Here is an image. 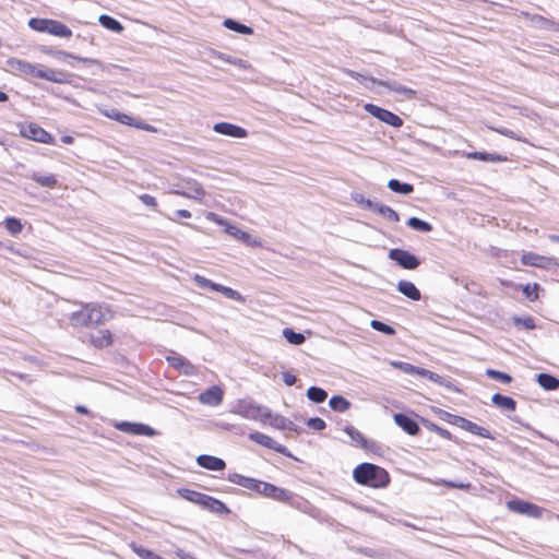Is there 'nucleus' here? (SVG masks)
Masks as SVG:
<instances>
[{
    "instance_id": "1",
    "label": "nucleus",
    "mask_w": 559,
    "mask_h": 559,
    "mask_svg": "<svg viewBox=\"0 0 559 559\" xmlns=\"http://www.w3.org/2000/svg\"><path fill=\"white\" fill-rule=\"evenodd\" d=\"M227 480L248 490H251L260 496L273 499L278 502L286 501L288 498H290V491L285 488L277 487L271 483H266L252 477H247L238 473H229Z\"/></svg>"
},
{
    "instance_id": "2",
    "label": "nucleus",
    "mask_w": 559,
    "mask_h": 559,
    "mask_svg": "<svg viewBox=\"0 0 559 559\" xmlns=\"http://www.w3.org/2000/svg\"><path fill=\"white\" fill-rule=\"evenodd\" d=\"M112 318L110 309L98 302L82 304L81 309L69 316L73 328H90L105 323Z\"/></svg>"
},
{
    "instance_id": "3",
    "label": "nucleus",
    "mask_w": 559,
    "mask_h": 559,
    "mask_svg": "<svg viewBox=\"0 0 559 559\" xmlns=\"http://www.w3.org/2000/svg\"><path fill=\"white\" fill-rule=\"evenodd\" d=\"M354 480L361 486L376 489L385 488L390 484V475L383 467L372 463H360L353 471Z\"/></svg>"
},
{
    "instance_id": "4",
    "label": "nucleus",
    "mask_w": 559,
    "mask_h": 559,
    "mask_svg": "<svg viewBox=\"0 0 559 559\" xmlns=\"http://www.w3.org/2000/svg\"><path fill=\"white\" fill-rule=\"evenodd\" d=\"M233 413L252 420H260L265 423L269 417H272V412L269 407L259 405L252 400H239L234 406Z\"/></svg>"
},
{
    "instance_id": "5",
    "label": "nucleus",
    "mask_w": 559,
    "mask_h": 559,
    "mask_svg": "<svg viewBox=\"0 0 559 559\" xmlns=\"http://www.w3.org/2000/svg\"><path fill=\"white\" fill-rule=\"evenodd\" d=\"M206 218L211 222L216 223L217 225L223 226L225 231L228 235H230L235 239L242 241L246 245H249V246H259L260 245V241H258L257 239H252V237L249 233L240 229L236 225L230 224L226 218H224L213 212L207 213Z\"/></svg>"
},
{
    "instance_id": "6",
    "label": "nucleus",
    "mask_w": 559,
    "mask_h": 559,
    "mask_svg": "<svg viewBox=\"0 0 559 559\" xmlns=\"http://www.w3.org/2000/svg\"><path fill=\"white\" fill-rule=\"evenodd\" d=\"M389 259L396 262L404 270H415L419 266V259L407 250L394 248L389 251Z\"/></svg>"
},
{
    "instance_id": "7",
    "label": "nucleus",
    "mask_w": 559,
    "mask_h": 559,
    "mask_svg": "<svg viewBox=\"0 0 559 559\" xmlns=\"http://www.w3.org/2000/svg\"><path fill=\"white\" fill-rule=\"evenodd\" d=\"M20 133L22 136L36 142L45 144H51L53 142V136L36 123L22 126Z\"/></svg>"
},
{
    "instance_id": "8",
    "label": "nucleus",
    "mask_w": 559,
    "mask_h": 559,
    "mask_svg": "<svg viewBox=\"0 0 559 559\" xmlns=\"http://www.w3.org/2000/svg\"><path fill=\"white\" fill-rule=\"evenodd\" d=\"M177 187L178 189H176L174 193L178 195H182L194 200H201L205 195L204 189L194 179H185Z\"/></svg>"
},
{
    "instance_id": "9",
    "label": "nucleus",
    "mask_w": 559,
    "mask_h": 559,
    "mask_svg": "<svg viewBox=\"0 0 559 559\" xmlns=\"http://www.w3.org/2000/svg\"><path fill=\"white\" fill-rule=\"evenodd\" d=\"M166 360L170 367L178 370L180 373L185 376L192 377L195 376L198 372L197 367L190 360H188L186 357L181 355H169L166 357Z\"/></svg>"
},
{
    "instance_id": "10",
    "label": "nucleus",
    "mask_w": 559,
    "mask_h": 559,
    "mask_svg": "<svg viewBox=\"0 0 559 559\" xmlns=\"http://www.w3.org/2000/svg\"><path fill=\"white\" fill-rule=\"evenodd\" d=\"M249 439L260 445H263V447H265L270 450H273L277 453H281L283 455H286V456L290 455L286 447L276 442L273 438H271L270 436L264 435L262 432H259V431L251 432L249 435Z\"/></svg>"
},
{
    "instance_id": "11",
    "label": "nucleus",
    "mask_w": 559,
    "mask_h": 559,
    "mask_svg": "<svg viewBox=\"0 0 559 559\" xmlns=\"http://www.w3.org/2000/svg\"><path fill=\"white\" fill-rule=\"evenodd\" d=\"M115 427L122 432L134 436L153 437L155 435V430L152 427L140 423L119 421Z\"/></svg>"
},
{
    "instance_id": "12",
    "label": "nucleus",
    "mask_w": 559,
    "mask_h": 559,
    "mask_svg": "<svg viewBox=\"0 0 559 559\" xmlns=\"http://www.w3.org/2000/svg\"><path fill=\"white\" fill-rule=\"evenodd\" d=\"M507 504L509 510L520 514H526L532 518H538L542 514V509L538 506L520 499L510 500Z\"/></svg>"
},
{
    "instance_id": "13",
    "label": "nucleus",
    "mask_w": 559,
    "mask_h": 559,
    "mask_svg": "<svg viewBox=\"0 0 559 559\" xmlns=\"http://www.w3.org/2000/svg\"><path fill=\"white\" fill-rule=\"evenodd\" d=\"M224 391L218 385H212L199 395V402L203 405L216 407L222 404Z\"/></svg>"
},
{
    "instance_id": "14",
    "label": "nucleus",
    "mask_w": 559,
    "mask_h": 559,
    "mask_svg": "<svg viewBox=\"0 0 559 559\" xmlns=\"http://www.w3.org/2000/svg\"><path fill=\"white\" fill-rule=\"evenodd\" d=\"M285 503H288L294 509H297L304 513L310 514L312 518H318L320 514V510L314 508L308 500L299 497L290 491V498H288Z\"/></svg>"
},
{
    "instance_id": "15",
    "label": "nucleus",
    "mask_w": 559,
    "mask_h": 559,
    "mask_svg": "<svg viewBox=\"0 0 559 559\" xmlns=\"http://www.w3.org/2000/svg\"><path fill=\"white\" fill-rule=\"evenodd\" d=\"M213 130L216 133L236 139H243L248 135V132L245 128L230 122H217L214 124Z\"/></svg>"
},
{
    "instance_id": "16",
    "label": "nucleus",
    "mask_w": 559,
    "mask_h": 559,
    "mask_svg": "<svg viewBox=\"0 0 559 559\" xmlns=\"http://www.w3.org/2000/svg\"><path fill=\"white\" fill-rule=\"evenodd\" d=\"M8 67L12 72L34 76L36 75L37 66L25 60H21L17 58H10L7 61Z\"/></svg>"
},
{
    "instance_id": "17",
    "label": "nucleus",
    "mask_w": 559,
    "mask_h": 559,
    "mask_svg": "<svg viewBox=\"0 0 559 559\" xmlns=\"http://www.w3.org/2000/svg\"><path fill=\"white\" fill-rule=\"evenodd\" d=\"M394 423L409 436H417L420 431L418 423L411 416L397 413L394 414Z\"/></svg>"
},
{
    "instance_id": "18",
    "label": "nucleus",
    "mask_w": 559,
    "mask_h": 559,
    "mask_svg": "<svg viewBox=\"0 0 559 559\" xmlns=\"http://www.w3.org/2000/svg\"><path fill=\"white\" fill-rule=\"evenodd\" d=\"M197 463L202 468L215 472L223 471L226 467V463L223 459L209 454L199 455L197 457Z\"/></svg>"
},
{
    "instance_id": "19",
    "label": "nucleus",
    "mask_w": 559,
    "mask_h": 559,
    "mask_svg": "<svg viewBox=\"0 0 559 559\" xmlns=\"http://www.w3.org/2000/svg\"><path fill=\"white\" fill-rule=\"evenodd\" d=\"M521 262L524 265H531L536 267L547 269L555 264L552 258L543 257L533 252H526L522 255Z\"/></svg>"
},
{
    "instance_id": "20",
    "label": "nucleus",
    "mask_w": 559,
    "mask_h": 559,
    "mask_svg": "<svg viewBox=\"0 0 559 559\" xmlns=\"http://www.w3.org/2000/svg\"><path fill=\"white\" fill-rule=\"evenodd\" d=\"M35 78L44 79L55 83H67L68 75L63 71L38 67Z\"/></svg>"
},
{
    "instance_id": "21",
    "label": "nucleus",
    "mask_w": 559,
    "mask_h": 559,
    "mask_svg": "<svg viewBox=\"0 0 559 559\" xmlns=\"http://www.w3.org/2000/svg\"><path fill=\"white\" fill-rule=\"evenodd\" d=\"M396 289L399 293L409 298L411 300L418 301L421 299V293L413 282L406 280L399 281L396 284Z\"/></svg>"
},
{
    "instance_id": "22",
    "label": "nucleus",
    "mask_w": 559,
    "mask_h": 559,
    "mask_svg": "<svg viewBox=\"0 0 559 559\" xmlns=\"http://www.w3.org/2000/svg\"><path fill=\"white\" fill-rule=\"evenodd\" d=\"M267 420L270 421V425L276 429L299 432L298 426L282 415L272 414V417H269Z\"/></svg>"
},
{
    "instance_id": "23",
    "label": "nucleus",
    "mask_w": 559,
    "mask_h": 559,
    "mask_svg": "<svg viewBox=\"0 0 559 559\" xmlns=\"http://www.w3.org/2000/svg\"><path fill=\"white\" fill-rule=\"evenodd\" d=\"M29 178L41 187L53 189L58 186V180L52 174H41L34 171L29 175Z\"/></svg>"
},
{
    "instance_id": "24",
    "label": "nucleus",
    "mask_w": 559,
    "mask_h": 559,
    "mask_svg": "<svg viewBox=\"0 0 559 559\" xmlns=\"http://www.w3.org/2000/svg\"><path fill=\"white\" fill-rule=\"evenodd\" d=\"M92 344L97 348H104L112 344V335L109 330H99L91 335Z\"/></svg>"
},
{
    "instance_id": "25",
    "label": "nucleus",
    "mask_w": 559,
    "mask_h": 559,
    "mask_svg": "<svg viewBox=\"0 0 559 559\" xmlns=\"http://www.w3.org/2000/svg\"><path fill=\"white\" fill-rule=\"evenodd\" d=\"M536 381L539 386L546 391H556L559 389V379L550 373H538Z\"/></svg>"
},
{
    "instance_id": "26",
    "label": "nucleus",
    "mask_w": 559,
    "mask_h": 559,
    "mask_svg": "<svg viewBox=\"0 0 559 559\" xmlns=\"http://www.w3.org/2000/svg\"><path fill=\"white\" fill-rule=\"evenodd\" d=\"M48 25H49L48 34H50V35H53L57 37H62V38H68V37L72 36V31L66 24L61 23L60 21L50 19V22Z\"/></svg>"
},
{
    "instance_id": "27",
    "label": "nucleus",
    "mask_w": 559,
    "mask_h": 559,
    "mask_svg": "<svg viewBox=\"0 0 559 559\" xmlns=\"http://www.w3.org/2000/svg\"><path fill=\"white\" fill-rule=\"evenodd\" d=\"M379 84L386 87L390 91H393L397 94L405 96L406 98H414L416 95V91H414L409 87H406L396 81H386V82L381 81V82H379Z\"/></svg>"
},
{
    "instance_id": "28",
    "label": "nucleus",
    "mask_w": 559,
    "mask_h": 559,
    "mask_svg": "<svg viewBox=\"0 0 559 559\" xmlns=\"http://www.w3.org/2000/svg\"><path fill=\"white\" fill-rule=\"evenodd\" d=\"M466 157L469 159H478L483 162H506L507 157L496 153H487V152H469L466 154Z\"/></svg>"
},
{
    "instance_id": "29",
    "label": "nucleus",
    "mask_w": 559,
    "mask_h": 559,
    "mask_svg": "<svg viewBox=\"0 0 559 559\" xmlns=\"http://www.w3.org/2000/svg\"><path fill=\"white\" fill-rule=\"evenodd\" d=\"M491 402L497 406L506 411L514 412L516 408V402L507 395L495 393L491 397Z\"/></svg>"
},
{
    "instance_id": "30",
    "label": "nucleus",
    "mask_w": 559,
    "mask_h": 559,
    "mask_svg": "<svg viewBox=\"0 0 559 559\" xmlns=\"http://www.w3.org/2000/svg\"><path fill=\"white\" fill-rule=\"evenodd\" d=\"M178 493L183 499H186L188 501H191V502H193L195 504H199L201 507H203V504H205V500H206V497H207V495H205V493H202V492H199V491H194V490H191V489H187V488L178 489Z\"/></svg>"
},
{
    "instance_id": "31",
    "label": "nucleus",
    "mask_w": 559,
    "mask_h": 559,
    "mask_svg": "<svg viewBox=\"0 0 559 559\" xmlns=\"http://www.w3.org/2000/svg\"><path fill=\"white\" fill-rule=\"evenodd\" d=\"M388 188L399 194L408 195L414 191V186L407 182H401L397 179H390L388 182Z\"/></svg>"
},
{
    "instance_id": "32",
    "label": "nucleus",
    "mask_w": 559,
    "mask_h": 559,
    "mask_svg": "<svg viewBox=\"0 0 559 559\" xmlns=\"http://www.w3.org/2000/svg\"><path fill=\"white\" fill-rule=\"evenodd\" d=\"M372 212L381 215L382 217L393 223H397L400 221V215L396 211H394L392 207L388 205L380 204L378 202L373 207Z\"/></svg>"
},
{
    "instance_id": "33",
    "label": "nucleus",
    "mask_w": 559,
    "mask_h": 559,
    "mask_svg": "<svg viewBox=\"0 0 559 559\" xmlns=\"http://www.w3.org/2000/svg\"><path fill=\"white\" fill-rule=\"evenodd\" d=\"M202 508L217 514L229 513V510L224 502L211 496L206 497L205 504H203Z\"/></svg>"
},
{
    "instance_id": "34",
    "label": "nucleus",
    "mask_w": 559,
    "mask_h": 559,
    "mask_svg": "<svg viewBox=\"0 0 559 559\" xmlns=\"http://www.w3.org/2000/svg\"><path fill=\"white\" fill-rule=\"evenodd\" d=\"M98 21L103 27H105L111 32L121 33L123 31L122 24L117 19H115L110 15L102 14L99 16Z\"/></svg>"
},
{
    "instance_id": "35",
    "label": "nucleus",
    "mask_w": 559,
    "mask_h": 559,
    "mask_svg": "<svg viewBox=\"0 0 559 559\" xmlns=\"http://www.w3.org/2000/svg\"><path fill=\"white\" fill-rule=\"evenodd\" d=\"M223 25L236 33L243 34V35H251L253 34V29L250 26H247L234 19H225L223 22Z\"/></svg>"
},
{
    "instance_id": "36",
    "label": "nucleus",
    "mask_w": 559,
    "mask_h": 559,
    "mask_svg": "<svg viewBox=\"0 0 559 559\" xmlns=\"http://www.w3.org/2000/svg\"><path fill=\"white\" fill-rule=\"evenodd\" d=\"M330 407L340 413H344L349 409L350 402L342 395H333L329 401Z\"/></svg>"
},
{
    "instance_id": "37",
    "label": "nucleus",
    "mask_w": 559,
    "mask_h": 559,
    "mask_svg": "<svg viewBox=\"0 0 559 559\" xmlns=\"http://www.w3.org/2000/svg\"><path fill=\"white\" fill-rule=\"evenodd\" d=\"M379 120L394 128H400L403 126L402 118L388 109L383 110L379 117Z\"/></svg>"
},
{
    "instance_id": "38",
    "label": "nucleus",
    "mask_w": 559,
    "mask_h": 559,
    "mask_svg": "<svg viewBox=\"0 0 559 559\" xmlns=\"http://www.w3.org/2000/svg\"><path fill=\"white\" fill-rule=\"evenodd\" d=\"M406 224L408 227L417 231L430 233L432 230V226L430 223L415 216L408 218Z\"/></svg>"
},
{
    "instance_id": "39",
    "label": "nucleus",
    "mask_w": 559,
    "mask_h": 559,
    "mask_svg": "<svg viewBox=\"0 0 559 559\" xmlns=\"http://www.w3.org/2000/svg\"><path fill=\"white\" fill-rule=\"evenodd\" d=\"M463 430H466V431H468V432H471L473 435H476V436H479V437H483V438L495 439L493 436L491 435V432L488 429H486V428H484V427H481V426H479L476 423L471 421V420L467 421V424H466V426H465V428Z\"/></svg>"
},
{
    "instance_id": "40",
    "label": "nucleus",
    "mask_w": 559,
    "mask_h": 559,
    "mask_svg": "<svg viewBox=\"0 0 559 559\" xmlns=\"http://www.w3.org/2000/svg\"><path fill=\"white\" fill-rule=\"evenodd\" d=\"M307 397L313 402V403H323L326 397H328V393L325 390H323L322 388H319V386H310L308 390H307Z\"/></svg>"
},
{
    "instance_id": "41",
    "label": "nucleus",
    "mask_w": 559,
    "mask_h": 559,
    "mask_svg": "<svg viewBox=\"0 0 559 559\" xmlns=\"http://www.w3.org/2000/svg\"><path fill=\"white\" fill-rule=\"evenodd\" d=\"M283 336L289 344L293 345H301L306 341V337L302 333L295 332L290 328H285L283 330Z\"/></svg>"
},
{
    "instance_id": "42",
    "label": "nucleus",
    "mask_w": 559,
    "mask_h": 559,
    "mask_svg": "<svg viewBox=\"0 0 559 559\" xmlns=\"http://www.w3.org/2000/svg\"><path fill=\"white\" fill-rule=\"evenodd\" d=\"M344 431L349 436L353 442L359 444L361 448H367V440L355 427L347 425L344 427Z\"/></svg>"
},
{
    "instance_id": "43",
    "label": "nucleus",
    "mask_w": 559,
    "mask_h": 559,
    "mask_svg": "<svg viewBox=\"0 0 559 559\" xmlns=\"http://www.w3.org/2000/svg\"><path fill=\"white\" fill-rule=\"evenodd\" d=\"M421 420H423V424L425 425V427L428 428L430 431L436 432L438 436H440L443 439L452 440V433L449 430L438 426L437 424H435L430 420H427L424 418Z\"/></svg>"
},
{
    "instance_id": "44",
    "label": "nucleus",
    "mask_w": 559,
    "mask_h": 559,
    "mask_svg": "<svg viewBox=\"0 0 559 559\" xmlns=\"http://www.w3.org/2000/svg\"><path fill=\"white\" fill-rule=\"evenodd\" d=\"M49 22H50V19H37V17H32L29 21H28V26L36 31V32H39V33H48V27H49Z\"/></svg>"
},
{
    "instance_id": "45",
    "label": "nucleus",
    "mask_w": 559,
    "mask_h": 559,
    "mask_svg": "<svg viewBox=\"0 0 559 559\" xmlns=\"http://www.w3.org/2000/svg\"><path fill=\"white\" fill-rule=\"evenodd\" d=\"M486 376L489 379L499 381V382L504 383V384H509L512 381V377L509 373H506V372H502V371H499V370H496V369H487L486 370Z\"/></svg>"
},
{
    "instance_id": "46",
    "label": "nucleus",
    "mask_w": 559,
    "mask_h": 559,
    "mask_svg": "<svg viewBox=\"0 0 559 559\" xmlns=\"http://www.w3.org/2000/svg\"><path fill=\"white\" fill-rule=\"evenodd\" d=\"M5 229L13 236L20 234L23 229L21 221L16 217H8L4 221Z\"/></svg>"
},
{
    "instance_id": "47",
    "label": "nucleus",
    "mask_w": 559,
    "mask_h": 559,
    "mask_svg": "<svg viewBox=\"0 0 559 559\" xmlns=\"http://www.w3.org/2000/svg\"><path fill=\"white\" fill-rule=\"evenodd\" d=\"M106 116L126 126L134 123V118L127 114L120 112L116 109H112L110 112H107Z\"/></svg>"
},
{
    "instance_id": "48",
    "label": "nucleus",
    "mask_w": 559,
    "mask_h": 559,
    "mask_svg": "<svg viewBox=\"0 0 559 559\" xmlns=\"http://www.w3.org/2000/svg\"><path fill=\"white\" fill-rule=\"evenodd\" d=\"M370 326L378 331V332H381L385 335H394L395 334V330L393 326L380 321V320H372L370 322Z\"/></svg>"
},
{
    "instance_id": "49",
    "label": "nucleus",
    "mask_w": 559,
    "mask_h": 559,
    "mask_svg": "<svg viewBox=\"0 0 559 559\" xmlns=\"http://www.w3.org/2000/svg\"><path fill=\"white\" fill-rule=\"evenodd\" d=\"M132 551L136 554L141 559H154L155 552L135 543L130 545Z\"/></svg>"
},
{
    "instance_id": "50",
    "label": "nucleus",
    "mask_w": 559,
    "mask_h": 559,
    "mask_svg": "<svg viewBox=\"0 0 559 559\" xmlns=\"http://www.w3.org/2000/svg\"><path fill=\"white\" fill-rule=\"evenodd\" d=\"M539 289H540V287L537 283H533V284L528 283L523 286L522 292L528 300L534 301L538 298Z\"/></svg>"
},
{
    "instance_id": "51",
    "label": "nucleus",
    "mask_w": 559,
    "mask_h": 559,
    "mask_svg": "<svg viewBox=\"0 0 559 559\" xmlns=\"http://www.w3.org/2000/svg\"><path fill=\"white\" fill-rule=\"evenodd\" d=\"M193 282L195 283V285L200 288H203V289H211V290H214L215 287V282L202 276V275H194L193 277Z\"/></svg>"
},
{
    "instance_id": "52",
    "label": "nucleus",
    "mask_w": 559,
    "mask_h": 559,
    "mask_svg": "<svg viewBox=\"0 0 559 559\" xmlns=\"http://www.w3.org/2000/svg\"><path fill=\"white\" fill-rule=\"evenodd\" d=\"M514 324L516 326H523L524 329L526 330H533L536 328V324H535V321L532 317L530 316H526V317H515L514 318Z\"/></svg>"
},
{
    "instance_id": "53",
    "label": "nucleus",
    "mask_w": 559,
    "mask_h": 559,
    "mask_svg": "<svg viewBox=\"0 0 559 559\" xmlns=\"http://www.w3.org/2000/svg\"><path fill=\"white\" fill-rule=\"evenodd\" d=\"M353 200H354L357 204H359L362 209L370 210V211H372V210H373V207H374V206H376V204H377V202H373V201H371V200H369V199H366V198L364 197V194H361V193H355V194L353 195Z\"/></svg>"
},
{
    "instance_id": "54",
    "label": "nucleus",
    "mask_w": 559,
    "mask_h": 559,
    "mask_svg": "<svg viewBox=\"0 0 559 559\" xmlns=\"http://www.w3.org/2000/svg\"><path fill=\"white\" fill-rule=\"evenodd\" d=\"M444 418L452 425L456 426V427H460L461 429H464L468 419L464 418V417H461V416H457V415H453V414H450L448 412H444Z\"/></svg>"
},
{
    "instance_id": "55",
    "label": "nucleus",
    "mask_w": 559,
    "mask_h": 559,
    "mask_svg": "<svg viewBox=\"0 0 559 559\" xmlns=\"http://www.w3.org/2000/svg\"><path fill=\"white\" fill-rule=\"evenodd\" d=\"M52 56H56L58 58L60 57H69V58H74V59H78L84 63H87V64H97L98 61L96 59H92V58H82V57H75L73 56L72 53H69V52H66V51H53V52H50Z\"/></svg>"
},
{
    "instance_id": "56",
    "label": "nucleus",
    "mask_w": 559,
    "mask_h": 559,
    "mask_svg": "<svg viewBox=\"0 0 559 559\" xmlns=\"http://www.w3.org/2000/svg\"><path fill=\"white\" fill-rule=\"evenodd\" d=\"M391 365L407 374H414V371H416V366L405 361H392Z\"/></svg>"
},
{
    "instance_id": "57",
    "label": "nucleus",
    "mask_w": 559,
    "mask_h": 559,
    "mask_svg": "<svg viewBox=\"0 0 559 559\" xmlns=\"http://www.w3.org/2000/svg\"><path fill=\"white\" fill-rule=\"evenodd\" d=\"M307 426L313 430L321 431L325 429L326 424L323 419L319 417H311L307 420Z\"/></svg>"
},
{
    "instance_id": "58",
    "label": "nucleus",
    "mask_w": 559,
    "mask_h": 559,
    "mask_svg": "<svg viewBox=\"0 0 559 559\" xmlns=\"http://www.w3.org/2000/svg\"><path fill=\"white\" fill-rule=\"evenodd\" d=\"M364 109L370 114L372 117L379 119V117L381 116V114L383 112L384 108H381L374 104H371V103H367L364 105Z\"/></svg>"
},
{
    "instance_id": "59",
    "label": "nucleus",
    "mask_w": 559,
    "mask_h": 559,
    "mask_svg": "<svg viewBox=\"0 0 559 559\" xmlns=\"http://www.w3.org/2000/svg\"><path fill=\"white\" fill-rule=\"evenodd\" d=\"M139 200L146 206L152 207L153 210H156L157 202L156 199L151 194H140Z\"/></svg>"
},
{
    "instance_id": "60",
    "label": "nucleus",
    "mask_w": 559,
    "mask_h": 559,
    "mask_svg": "<svg viewBox=\"0 0 559 559\" xmlns=\"http://www.w3.org/2000/svg\"><path fill=\"white\" fill-rule=\"evenodd\" d=\"M130 126L134 127L136 129H140V130H144V131H148V132H156V128L154 126L148 124L142 120L134 119V123H131Z\"/></svg>"
},
{
    "instance_id": "61",
    "label": "nucleus",
    "mask_w": 559,
    "mask_h": 559,
    "mask_svg": "<svg viewBox=\"0 0 559 559\" xmlns=\"http://www.w3.org/2000/svg\"><path fill=\"white\" fill-rule=\"evenodd\" d=\"M493 130L496 132H498L499 134H502V135L508 136V138L513 139V140L521 141V138L518 136L514 131H512V130H510L508 128H495Z\"/></svg>"
},
{
    "instance_id": "62",
    "label": "nucleus",
    "mask_w": 559,
    "mask_h": 559,
    "mask_svg": "<svg viewBox=\"0 0 559 559\" xmlns=\"http://www.w3.org/2000/svg\"><path fill=\"white\" fill-rule=\"evenodd\" d=\"M226 298L233 299L239 302H245V297L237 290L229 287Z\"/></svg>"
},
{
    "instance_id": "63",
    "label": "nucleus",
    "mask_w": 559,
    "mask_h": 559,
    "mask_svg": "<svg viewBox=\"0 0 559 559\" xmlns=\"http://www.w3.org/2000/svg\"><path fill=\"white\" fill-rule=\"evenodd\" d=\"M283 381L286 385L292 386L296 383L297 378L290 372H283Z\"/></svg>"
},
{
    "instance_id": "64",
    "label": "nucleus",
    "mask_w": 559,
    "mask_h": 559,
    "mask_svg": "<svg viewBox=\"0 0 559 559\" xmlns=\"http://www.w3.org/2000/svg\"><path fill=\"white\" fill-rule=\"evenodd\" d=\"M445 485L451 488H459V489H467L471 487V484H468V483L445 481Z\"/></svg>"
}]
</instances>
